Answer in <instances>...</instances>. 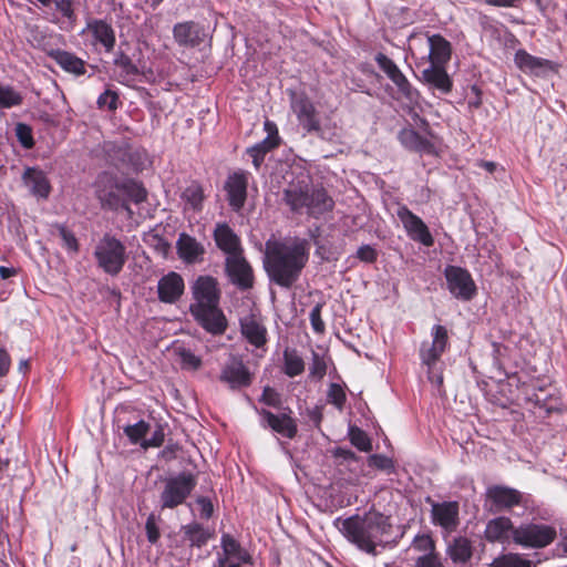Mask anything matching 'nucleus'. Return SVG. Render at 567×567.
I'll return each instance as SVG.
<instances>
[{
  "label": "nucleus",
  "instance_id": "1",
  "mask_svg": "<svg viewBox=\"0 0 567 567\" xmlns=\"http://www.w3.org/2000/svg\"><path fill=\"white\" fill-rule=\"evenodd\" d=\"M310 243L292 237L266 243L264 267L271 282L291 288L300 278L309 260Z\"/></svg>",
  "mask_w": 567,
  "mask_h": 567
},
{
  "label": "nucleus",
  "instance_id": "2",
  "mask_svg": "<svg viewBox=\"0 0 567 567\" xmlns=\"http://www.w3.org/2000/svg\"><path fill=\"white\" fill-rule=\"evenodd\" d=\"M333 525L347 540L373 556L377 555L378 546L389 543L392 530L390 517L379 512H369L347 518L338 517Z\"/></svg>",
  "mask_w": 567,
  "mask_h": 567
},
{
  "label": "nucleus",
  "instance_id": "3",
  "mask_svg": "<svg viewBox=\"0 0 567 567\" xmlns=\"http://www.w3.org/2000/svg\"><path fill=\"white\" fill-rule=\"evenodd\" d=\"M194 302L189 309L196 321L214 336L227 329V319L219 308L220 291L217 280L210 276H199L193 287Z\"/></svg>",
  "mask_w": 567,
  "mask_h": 567
},
{
  "label": "nucleus",
  "instance_id": "4",
  "mask_svg": "<svg viewBox=\"0 0 567 567\" xmlns=\"http://www.w3.org/2000/svg\"><path fill=\"white\" fill-rule=\"evenodd\" d=\"M284 198L292 212L306 213L312 218H320L334 208L333 198L323 187L290 185Z\"/></svg>",
  "mask_w": 567,
  "mask_h": 567
},
{
  "label": "nucleus",
  "instance_id": "5",
  "mask_svg": "<svg viewBox=\"0 0 567 567\" xmlns=\"http://www.w3.org/2000/svg\"><path fill=\"white\" fill-rule=\"evenodd\" d=\"M158 503L162 509H174L186 503L197 485V477L190 472H181L162 480Z\"/></svg>",
  "mask_w": 567,
  "mask_h": 567
},
{
  "label": "nucleus",
  "instance_id": "6",
  "mask_svg": "<svg viewBox=\"0 0 567 567\" xmlns=\"http://www.w3.org/2000/svg\"><path fill=\"white\" fill-rule=\"evenodd\" d=\"M93 256L97 267L111 277L120 275L127 261L125 245L111 234L102 236L94 247Z\"/></svg>",
  "mask_w": 567,
  "mask_h": 567
},
{
  "label": "nucleus",
  "instance_id": "7",
  "mask_svg": "<svg viewBox=\"0 0 567 567\" xmlns=\"http://www.w3.org/2000/svg\"><path fill=\"white\" fill-rule=\"evenodd\" d=\"M411 48L414 51L425 52L422 60L429 64L446 65L451 60L452 45L443 35L439 33H430L429 31H420L410 37Z\"/></svg>",
  "mask_w": 567,
  "mask_h": 567
},
{
  "label": "nucleus",
  "instance_id": "8",
  "mask_svg": "<svg viewBox=\"0 0 567 567\" xmlns=\"http://www.w3.org/2000/svg\"><path fill=\"white\" fill-rule=\"evenodd\" d=\"M553 526L540 523L522 524L513 530V539L517 545L526 548H544L556 538Z\"/></svg>",
  "mask_w": 567,
  "mask_h": 567
},
{
  "label": "nucleus",
  "instance_id": "9",
  "mask_svg": "<svg viewBox=\"0 0 567 567\" xmlns=\"http://www.w3.org/2000/svg\"><path fill=\"white\" fill-rule=\"evenodd\" d=\"M431 505V523L440 527L445 535H450L460 526V504L456 501L435 502L427 497Z\"/></svg>",
  "mask_w": 567,
  "mask_h": 567
},
{
  "label": "nucleus",
  "instance_id": "10",
  "mask_svg": "<svg viewBox=\"0 0 567 567\" xmlns=\"http://www.w3.org/2000/svg\"><path fill=\"white\" fill-rule=\"evenodd\" d=\"M444 277L447 290L454 298L470 301L476 295V285L467 269L458 266H446Z\"/></svg>",
  "mask_w": 567,
  "mask_h": 567
},
{
  "label": "nucleus",
  "instance_id": "11",
  "mask_svg": "<svg viewBox=\"0 0 567 567\" xmlns=\"http://www.w3.org/2000/svg\"><path fill=\"white\" fill-rule=\"evenodd\" d=\"M432 341H424L420 348V359L431 370L449 348V332L444 326L435 324L431 330Z\"/></svg>",
  "mask_w": 567,
  "mask_h": 567
},
{
  "label": "nucleus",
  "instance_id": "12",
  "mask_svg": "<svg viewBox=\"0 0 567 567\" xmlns=\"http://www.w3.org/2000/svg\"><path fill=\"white\" fill-rule=\"evenodd\" d=\"M396 216L401 220L409 238L423 246L431 247L434 238L426 224L405 205L399 206Z\"/></svg>",
  "mask_w": 567,
  "mask_h": 567
},
{
  "label": "nucleus",
  "instance_id": "13",
  "mask_svg": "<svg viewBox=\"0 0 567 567\" xmlns=\"http://www.w3.org/2000/svg\"><path fill=\"white\" fill-rule=\"evenodd\" d=\"M374 60L379 68L388 75V78L398 87V91L411 103L419 100V91L412 86L406 76L401 72L398 65L385 54L379 52Z\"/></svg>",
  "mask_w": 567,
  "mask_h": 567
},
{
  "label": "nucleus",
  "instance_id": "14",
  "mask_svg": "<svg viewBox=\"0 0 567 567\" xmlns=\"http://www.w3.org/2000/svg\"><path fill=\"white\" fill-rule=\"evenodd\" d=\"M219 380L231 390L247 388L251 384V374L239 357L231 355L223 365Z\"/></svg>",
  "mask_w": 567,
  "mask_h": 567
},
{
  "label": "nucleus",
  "instance_id": "15",
  "mask_svg": "<svg viewBox=\"0 0 567 567\" xmlns=\"http://www.w3.org/2000/svg\"><path fill=\"white\" fill-rule=\"evenodd\" d=\"M225 269L229 280L241 290L252 287V268L244 257V252L226 257Z\"/></svg>",
  "mask_w": 567,
  "mask_h": 567
},
{
  "label": "nucleus",
  "instance_id": "16",
  "mask_svg": "<svg viewBox=\"0 0 567 567\" xmlns=\"http://www.w3.org/2000/svg\"><path fill=\"white\" fill-rule=\"evenodd\" d=\"M420 81L429 90L446 95L452 92L453 81L446 72V65L427 64L421 71Z\"/></svg>",
  "mask_w": 567,
  "mask_h": 567
},
{
  "label": "nucleus",
  "instance_id": "17",
  "mask_svg": "<svg viewBox=\"0 0 567 567\" xmlns=\"http://www.w3.org/2000/svg\"><path fill=\"white\" fill-rule=\"evenodd\" d=\"M248 173L239 171L230 174L225 183L227 200L234 212H239L247 198Z\"/></svg>",
  "mask_w": 567,
  "mask_h": 567
},
{
  "label": "nucleus",
  "instance_id": "18",
  "mask_svg": "<svg viewBox=\"0 0 567 567\" xmlns=\"http://www.w3.org/2000/svg\"><path fill=\"white\" fill-rule=\"evenodd\" d=\"M486 499L491 504V511L502 512L519 505L522 494L515 488L495 485L487 488Z\"/></svg>",
  "mask_w": 567,
  "mask_h": 567
},
{
  "label": "nucleus",
  "instance_id": "19",
  "mask_svg": "<svg viewBox=\"0 0 567 567\" xmlns=\"http://www.w3.org/2000/svg\"><path fill=\"white\" fill-rule=\"evenodd\" d=\"M103 148L107 161L115 167L136 166L138 152L133 151L125 140L105 142Z\"/></svg>",
  "mask_w": 567,
  "mask_h": 567
},
{
  "label": "nucleus",
  "instance_id": "20",
  "mask_svg": "<svg viewBox=\"0 0 567 567\" xmlns=\"http://www.w3.org/2000/svg\"><path fill=\"white\" fill-rule=\"evenodd\" d=\"M291 107L302 130L306 133H317L321 122L317 117L313 103L307 96H298L292 101Z\"/></svg>",
  "mask_w": 567,
  "mask_h": 567
},
{
  "label": "nucleus",
  "instance_id": "21",
  "mask_svg": "<svg viewBox=\"0 0 567 567\" xmlns=\"http://www.w3.org/2000/svg\"><path fill=\"white\" fill-rule=\"evenodd\" d=\"M265 130L268 135L259 143L252 145L247 150V153L252 158V164L256 169H259L267 153L278 147L280 144V137L278 130L272 122H265Z\"/></svg>",
  "mask_w": 567,
  "mask_h": 567
},
{
  "label": "nucleus",
  "instance_id": "22",
  "mask_svg": "<svg viewBox=\"0 0 567 567\" xmlns=\"http://www.w3.org/2000/svg\"><path fill=\"white\" fill-rule=\"evenodd\" d=\"M220 547L221 551L217 554L213 567H226V561L230 557L240 561H251V555L229 534L221 535ZM227 567H234V565H227Z\"/></svg>",
  "mask_w": 567,
  "mask_h": 567
},
{
  "label": "nucleus",
  "instance_id": "23",
  "mask_svg": "<svg viewBox=\"0 0 567 567\" xmlns=\"http://www.w3.org/2000/svg\"><path fill=\"white\" fill-rule=\"evenodd\" d=\"M214 240L216 246L227 255V257L244 252L239 236L226 223H218L214 229Z\"/></svg>",
  "mask_w": 567,
  "mask_h": 567
},
{
  "label": "nucleus",
  "instance_id": "24",
  "mask_svg": "<svg viewBox=\"0 0 567 567\" xmlns=\"http://www.w3.org/2000/svg\"><path fill=\"white\" fill-rule=\"evenodd\" d=\"M184 288L185 285L182 276L175 271H171L158 280V299L164 303H174L183 295Z\"/></svg>",
  "mask_w": 567,
  "mask_h": 567
},
{
  "label": "nucleus",
  "instance_id": "25",
  "mask_svg": "<svg viewBox=\"0 0 567 567\" xmlns=\"http://www.w3.org/2000/svg\"><path fill=\"white\" fill-rule=\"evenodd\" d=\"M259 414L262 421L275 432L281 434L287 439H293L297 435L298 426L295 419L288 413L275 414L268 410L262 409Z\"/></svg>",
  "mask_w": 567,
  "mask_h": 567
},
{
  "label": "nucleus",
  "instance_id": "26",
  "mask_svg": "<svg viewBox=\"0 0 567 567\" xmlns=\"http://www.w3.org/2000/svg\"><path fill=\"white\" fill-rule=\"evenodd\" d=\"M516 66L525 72L536 76L546 74L554 70V62L547 59L534 56L525 50H518L514 58Z\"/></svg>",
  "mask_w": 567,
  "mask_h": 567
},
{
  "label": "nucleus",
  "instance_id": "27",
  "mask_svg": "<svg viewBox=\"0 0 567 567\" xmlns=\"http://www.w3.org/2000/svg\"><path fill=\"white\" fill-rule=\"evenodd\" d=\"M22 181L33 196L42 199L49 197L51 184L43 171L37 167H27L22 174Z\"/></svg>",
  "mask_w": 567,
  "mask_h": 567
},
{
  "label": "nucleus",
  "instance_id": "28",
  "mask_svg": "<svg viewBox=\"0 0 567 567\" xmlns=\"http://www.w3.org/2000/svg\"><path fill=\"white\" fill-rule=\"evenodd\" d=\"M175 41L181 47H197L205 38L204 29L193 21L177 23L173 28Z\"/></svg>",
  "mask_w": 567,
  "mask_h": 567
},
{
  "label": "nucleus",
  "instance_id": "29",
  "mask_svg": "<svg viewBox=\"0 0 567 567\" xmlns=\"http://www.w3.org/2000/svg\"><path fill=\"white\" fill-rule=\"evenodd\" d=\"M86 29L91 33L95 45L100 44L106 52L114 49L115 32L110 23L101 19H93L87 22Z\"/></svg>",
  "mask_w": 567,
  "mask_h": 567
},
{
  "label": "nucleus",
  "instance_id": "30",
  "mask_svg": "<svg viewBox=\"0 0 567 567\" xmlns=\"http://www.w3.org/2000/svg\"><path fill=\"white\" fill-rule=\"evenodd\" d=\"M240 331L244 338L256 348L267 342V329L254 315L240 319Z\"/></svg>",
  "mask_w": 567,
  "mask_h": 567
},
{
  "label": "nucleus",
  "instance_id": "31",
  "mask_svg": "<svg viewBox=\"0 0 567 567\" xmlns=\"http://www.w3.org/2000/svg\"><path fill=\"white\" fill-rule=\"evenodd\" d=\"M49 56L65 72L75 76L85 74L86 63L74 53L61 49L51 50Z\"/></svg>",
  "mask_w": 567,
  "mask_h": 567
},
{
  "label": "nucleus",
  "instance_id": "32",
  "mask_svg": "<svg viewBox=\"0 0 567 567\" xmlns=\"http://www.w3.org/2000/svg\"><path fill=\"white\" fill-rule=\"evenodd\" d=\"M398 138L401 145L409 151L421 154H432L434 152V145L412 127L402 128Z\"/></svg>",
  "mask_w": 567,
  "mask_h": 567
},
{
  "label": "nucleus",
  "instance_id": "33",
  "mask_svg": "<svg viewBox=\"0 0 567 567\" xmlns=\"http://www.w3.org/2000/svg\"><path fill=\"white\" fill-rule=\"evenodd\" d=\"M177 252L181 259L188 264H194L202 259L205 254L204 246L194 237L183 233L176 243Z\"/></svg>",
  "mask_w": 567,
  "mask_h": 567
},
{
  "label": "nucleus",
  "instance_id": "34",
  "mask_svg": "<svg viewBox=\"0 0 567 567\" xmlns=\"http://www.w3.org/2000/svg\"><path fill=\"white\" fill-rule=\"evenodd\" d=\"M514 529L512 520L502 516L491 519L486 525L484 534L485 538L491 543H503L508 539L509 534L513 535Z\"/></svg>",
  "mask_w": 567,
  "mask_h": 567
},
{
  "label": "nucleus",
  "instance_id": "35",
  "mask_svg": "<svg viewBox=\"0 0 567 567\" xmlns=\"http://www.w3.org/2000/svg\"><path fill=\"white\" fill-rule=\"evenodd\" d=\"M447 555L454 564H466L472 555V543L466 537L454 538L447 547Z\"/></svg>",
  "mask_w": 567,
  "mask_h": 567
},
{
  "label": "nucleus",
  "instance_id": "36",
  "mask_svg": "<svg viewBox=\"0 0 567 567\" xmlns=\"http://www.w3.org/2000/svg\"><path fill=\"white\" fill-rule=\"evenodd\" d=\"M185 210L200 212L204 204V190L200 184L192 182L181 194Z\"/></svg>",
  "mask_w": 567,
  "mask_h": 567
},
{
  "label": "nucleus",
  "instance_id": "37",
  "mask_svg": "<svg viewBox=\"0 0 567 567\" xmlns=\"http://www.w3.org/2000/svg\"><path fill=\"white\" fill-rule=\"evenodd\" d=\"M116 189L127 200L128 206L131 202L140 204L146 199V189L136 181L126 179L121 183H116Z\"/></svg>",
  "mask_w": 567,
  "mask_h": 567
},
{
  "label": "nucleus",
  "instance_id": "38",
  "mask_svg": "<svg viewBox=\"0 0 567 567\" xmlns=\"http://www.w3.org/2000/svg\"><path fill=\"white\" fill-rule=\"evenodd\" d=\"M99 197L102 202V205L112 209H124L132 215V210L127 205V200L123 197V195L116 189V184L110 190H100Z\"/></svg>",
  "mask_w": 567,
  "mask_h": 567
},
{
  "label": "nucleus",
  "instance_id": "39",
  "mask_svg": "<svg viewBox=\"0 0 567 567\" xmlns=\"http://www.w3.org/2000/svg\"><path fill=\"white\" fill-rule=\"evenodd\" d=\"M185 538L189 542L190 546L203 547L210 538V533L203 525L192 523L182 527Z\"/></svg>",
  "mask_w": 567,
  "mask_h": 567
},
{
  "label": "nucleus",
  "instance_id": "40",
  "mask_svg": "<svg viewBox=\"0 0 567 567\" xmlns=\"http://www.w3.org/2000/svg\"><path fill=\"white\" fill-rule=\"evenodd\" d=\"M305 370V362L295 349H286L284 351V372L295 378L300 375Z\"/></svg>",
  "mask_w": 567,
  "mask_h": 567
},
{
  "label": "nucleus",
  "instance_id": "41",
  "mask_svg": "<svg viewBox=\"0 0 567 567\" xmlns=\"http://www.w3.org/2000/svg\"><path fill=\"white\" fill-rule=\"evenodd\" d=\"M114 64L121 70L120 76L125 82L134 81L136 76L140 75L137 66L133 63L131 58L124 53H120L115 58Z\"/></svg>",
  "mask_w": 567,
  "mask_h": 567
},
{
  "label": "nucleus",
  "instance_id": "42",
  "mask_svg": "<svg viewBox=\"0 0 567 567\" xmlns=\"http://www.w3.org/2000/svg\"><path fill=\"white\" fill-rule=\"evenodd\" d=\"M492 567H536L532 560L525 559L519 554H505L493 560Z\"/></svg>",
  "mask_w": 567,
  "mask_h": 567
},
{
  "label": "nucleus",
  "instance_id": "43",
  "mask_svg": "<svg viewBox=\"0 0 567 567\" xmlns=\"http://www.w3.org/2000/svg\"><path fill=\"white\" fill-rule=\"evenodd\" d=\"M148 431L150 424L144 420H141L134 424H127L123 427L124 434L133 444H141V442L145 439V435Z\"/></svg>",
  "mask_w": 567,
  "mask_h": 567
},
{
  "label": "nucleus",
  "instance_id": "44",
  "mask_svg": "<svg viewBox=\"0 0 567 567\" xmlns=\"http://www.w3.org/2000/svg\"><path fill=\"white\" fill-rule=\"evenodd\" d=\"M317 136L330 143H338L341 140V128L330 120L320 123Z\"/></svg>",
  "mask_w": 567,
  "mask_h": 567
},
{
  "label": "nucleus",
  "instance_id": "45",
  "mask_svg": "<svg viewBox=\"0 0 567 567\" xmlns=\"http://www.w3.org/2000/svg\"><path fill=\"white\" fill-rule=\"evenodd\" d=\"M22 101V95L13 87L0 84V109L18 106Z\"/></svg>",
  "mask_w": 567,
  "mask_h": 567
},
{
  "label": "nucleus",
  "instance_id": "46",
  "mask_svg": "<svg viewBox=\"0 0 567 567\" xmlns=\"http://www.w3.org/2000/svg\"><path fill=\"white\" fill-rule=\"evenodd\" d=\"M58 233L62 239L63 247L71 254L79 252V241L73 231L68 229L65 225L58 224L55 225Z\"/></svg>",
  "mask_w": 567,
  "mask_h": 567
},
{
  "label": "nucleus",
  "instance_id": "47",
  "mask_svg": "<svg viewBox=\"0 0 567 567\" xmlns=\"http://www.w3.org/2000/svg\"><path fill=\"white\" fill-rule=\"evenodd\" d=\"M349 435L352 445H354L358 450L362 452H369L372 450L371 440L361 429L350 427Z\"/></svg>",
  "mask_w": 567,
  "mask_h": 567
},
{
  "label": "nucleus",
  "instance_id": "48",
  "mask_svg": "<svg viewBox=\"0 0 567 567\" xmlns=\"http://www.w3.org/2000/svg\"><path fill=\"white\" fill-rule=\"evenodd\" d=\"M16 136L25 150H31L34 146L33 132L30 125L25 123H18L14 127Z\"/></svg>",
  "mask_w": 567,
  "mask_h": 567
},
{
  "label": "nucleus",
  "instance_id": "49",
  "mask_svg": "<svg viewBox=\"0 0 567 567\" xmlns=\"http://www.w3.org/2000/svg\"><path fill=\"white\" fill-rule=\"evenodd\" d=\"M181 365L185 370H198L202 365V359L188 349L181 348L178 350Z\"/></svg>",
  "mask_w": 567,
  "mask_h": 567
},
{
  "label": "nucleus",
  "instance_id": "50",
  "mask_svg": "<svg viewBox=\"0 0 567 567\" xmlns=\"http://www.w3.org/2000/svg\"><path fill=\"white\" fill-rule=\"evenodd\" d=\"M368 465L388 474L394 472L395 466L392 458L382 454H372L368 457Z\"/></svg>",
  "mask_w": 567,
  "mask_h": 567
},
{
  "label": "nucleus",
  "instance_id": "51",
  "mask_svg": "<svg viewBox=\"0 0 567 567\" xmlns=\"http://www.w3.org/2000/svg\"><path fill=\"white\" fill-rule=\"evenodd\" d=\"M328 402L333 404L338 410H342L347 396L342 386L338 383H331L328 389Z\"/></svg>",
  "mask_w": 567,
  "mask_h": 567
},
{
  "label": "nucleus",
  "instance_id": "52",
  "mask_svg": "<svg viewBox=\"0 0 567 567\" xmlns=\"http://www.w3.org/2000/svg\"><path fill=\"white\" fill-rule=\"evenodd\" d=\"M327 373V363L324 358L318 352H312V362L309 368V375L321 380Z\"/></svg>",
  "mask_w": 567,
  "mask_h": 567
},
{
  "label": "nucleus",
  "instance_id": "53",
  "mask_svg": "<svg viewBox=\"0 0 567 567\" xmlns=\"http://www.w3.org/2000/svg\"><path fill=\"white\" fill-rule=\"evenodd\" d=\"M412 548L421 553V555H426L427 553H436L435 551V543L430 535H417L415 536Z\"/></svg>",
  "mask_w": 567,
  "mask_h": 567
},
{
  "label": "nucleus",
  "instance_id": "54",
  "mask_svg": "<svg viewBox=\"0 0 567 567\" xmlns=\"http://www.w3.org/2000/svg\"><path fill=\"white\" fill-rule=\"evenodd\" d=\"M323 303H317L310 311L309 319L311 327L316 333H323L326 326L321 318Z\"/></svg>",
  "mask_w": 567,
  "mask_h": 567
},
{
  "label": "nucleus",
  "instance_id": "55",
  "mask_svg": "<svg viewBox=\"0 0 567 567\" xmlns=\"http://www.w3.org/2000/svg\"><path fill=\"white\" fill-rule=\"evenodd\" d=\"M55 10L72 24L75 21V13L71 0H53Z\"/></svg>",
  "mask_w": 567,
  "mask_h": 567
},
{
  "label": "nucleus",
  "instance_id": "56",
  "mask_svg": "<svg viewBox=\"0 0 567 567\" xmlns=\"http://www.w3.org/2000/svg\"><path fill=\"white\" fill-rule=\"evenodd\" d=\"M414 567H444L437 553L420 555L415 559Z\"/></svg>",
  "mask_w": 567,
  "mask_h": 567
},
{
  "label": "nucleus",
  "instance_id": "57",
  "mask_svg": "<svg viewBox=\"0 0 567 567\" xmlns=\"http://www.w3.org/2000/svg\"><path fill=\"white\" fill-rule=\"evenodd\" d=\"M118 95L111 90L104 91L97 99L100 107H107L110 111L117 109Z\"/></svg>",
  "mask_w": 567,
  "mask_h": 567
},
{
  "label": "nucleus",
  "instance_id": "58",
  "mask_svg": "<svg viewBox=\"0 0 567 567\" xmlns=\"http://www.w3.org/2000/svg\"><path fill=\"white\" fill-rule=\"evenodd\" d=\"M260 401L268 406L279 408L281 404L280 394L272 388L266 386L262 391Z\"/></svg>",
  "mask_w": 567,
  "mask_h": 567
},
{
  "label": "nucleus",
  "instance_id": "59",
  "mask_svg": "<svg viewBox=\"0 0 567 567\" xmlns=\"http://www.w3.org/2000/svg\"><path fill=\"white\" fill-rule=\"evenodd\" d=\"M145 530H146L147 540L151 544H156L161 537V533L156 525L154 515H150L147 517L146 524H145Z\"/></svg>",
  "mask_w": 567,
  "mask_h": 567
},
{
  "label": "nucleus",
  "instance_id": "60",
  "mask_svg": "<svg viewBox=\"0 0 567 567\" xmlns=\"http://www.w3.org/2000/svg\"><path fill=\"white\" fill-rule=\"evenodd\" d=\"M164 437H165V434H164V431L161 426H158L152 434V436L150 439H144L142 442H141V446L143 449H148V447H158L163 444L164 442Z\"/></svg>",
  "mask_w": 567,
  "mask_h": 567
},
{
  "label": "nucleus",
  "instance_id": "61",
  "mask_svg": "<svg viewBox=\"0 0 567 567\" xmlns=\"http://www.w3.org/2000/svg\"><path fill=\"white\" fill-rule=\"evenodd\" d=\"M377 250L370 245H362L357 250V258L364 262H374L377 260Z\"/></svg>",
  "mask_w": 567,
  "mask_h": 567
},
{
  "label": "nucleus",
  "instance_id": "62",
  "mask_svg": "<svg viewBox=\"0 0 567 567\" xmlns=\"http://www.w3.org/2000/svg\"><path fill=\"white\" fill-rule=\"evenodd\" d=\"M197 504L200 507V516L203 518L212 517L213 512H214V507H213V504H212L209 498L204 497V496L198 497L197 498Z\"/></svg>",
  "mask_w": 567,
  "mask_h": 567
},
{
  "label": "nucleus",
  "instance_id": "63",
  "mask_svg": "<svg viewBox=\"0 0 567 567\" xmlns=\"http://www.w3.org/2000/svg\"><path fill=\"white\" fill-rule=\"evenodd\" d=\"M10 363L11 361L9 354L3 349H0V377H3L8 373Z\"/></svg>",
  "mask_w": 567,
  "mask_h": 567
},
{
  "label": "nucleus",
  "instance_id": "64",
  "mask_svg": "<svg viewBox=\"0 0 567 567\" xmlns=\"http://www.w3.org/2000/svg\"><path fill=\"white\" fill-rule=\"evenodd\" d=\"M336 455L342 457L346 461L355 460V454L351 450L347 449H338Z\"/></svg>",
  "mask_w": 567,
  "mask_h": 567
}]
</instances>
